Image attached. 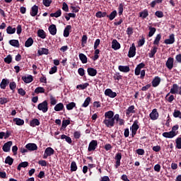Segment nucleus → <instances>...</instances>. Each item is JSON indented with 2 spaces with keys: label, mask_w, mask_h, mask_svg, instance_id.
Segmentation results:
<instances>
[{
  "label": "nucleus",
  "mask_w": 181,
  "mask_h": 181,
  "mask_svg": "<svg viewBox=\"0 0 181 181\" xmlns=\"http://www.w3.org/2000/svg\"><path fill=\"white\" fill-rule=\"evenodd\" d=\"M90 101H91V98L87 97L83 104H82V107H83L84 108H86L88 105H90Z\"/></svg>",
  "instance_id": "49"
},
{
  "label": "nucleus",
  "mask_w": 181,
  "mask_h": 181,
  "mask_svg": "<svg viewBox=\"0 0 181 181\" xmlns=\"http://www.w3.org/2000/svg\"><path fill=\"white\" fill-rule=\"evenodd\" d=\"M61 139H65L66 142H67L69 144H71L72 142L71 138L69 136H66V134H62L61 136Z\"/></svg>",
  "instance_id": "44"
},
{
  "label": "nucleus",
  "mask_w": 181,
  "mask_h": 181,
  "mask_svg": "<svg viewBox=\"0 0 181 181\" xmlns=\"http://www.w3.org/2000/svg\"><path fill=\"white\" fill-rule=\"evenodd\" d=\"M37 36L41 39H46V33H45V30L40 29L37 31Z\"/></svg>",
  "instance_id": "33"
},
{
  "label": "nucleus",
  "mask_w": 181,
  "mask_h": 181,
  "mask_svg": "<svg viewBox=\"0 0 181 181\" xmlns=\"http://www.w3.org/2000/svg\"><path fill=\"white\" fill-rule=\"evenodd\" d=\"M105 95L110 97V98H115L117 97V93L113 92L110 88H107L105 90Z\"/></svg>",
  "instance_id": "8"
},
{
  "label": "nucleus",
  "mask_w": 181,
  "mask_h": 181,
  "mask_svg": "<svg viewBox=\"0 0 181 181\" xmlns=\"http://www.w3.org/2000/svg\"><path fill=\"white\" fill-rule=\"evenodd\" d=\"M13 122H16V125L22 126L23 124H25V120L21 119V118H14L13 119Z\"/></svg>",
  "instance_id": "31"
},
{
  "label": "nucleus",
  "mask_w": 181,
  "mask_h": 181,
  "mask_svg": "<svg viewBox=\"0 0 181 181\" xmlns=\"http://www.w3.org/2000/svg\"><path fill=\"white\" fill-rule=\"evenodd\" d=\"M175 34H171L169 36L168 39H165L164 40V43L165 45H173V43H175Z\"/></svg>",
  "instance_id": "13"
},
{
  "label": "nucleus",
  "mask_w": 181,
  "mask_h": 181,
  "mask_svg": "<svg viewBox=\"0 0 181 181\" xmlns=\"http://www.w3.org/2000/svg\"><path fill=\"white\" fill-rule=\"evenodd\" d=\"M9 100L6 98H0V104L1 105H4V104H6V103H8Z\"/></svg>",
  "instance_id": "62"
},
{
  "label": "nucleus",
  "mask_w": 181,
  "mask_h": 181,
  "mask_svg": "<svg viewBox=\"0 0 181 181\" xmlns=\"http://www.w3.org/2000/svg\"><path fill=\"white\" fill-rule=\"evenodd\" d=\"M87 73L90 77H95L97 76V69L91 67L87 69Z\"/></svg>",
  "instance_id": "17"
},
{
  "label": "nucleus",
  "mask_w": 181,
  "mask_h": 181,
  "mask_svg": "<svg viewBox=\"0 0 181 181\" xmlns=\"http://www.w3.org/2000/svg\"><path fill=\"white\" fill-rule=\"evenodd\" d=\"M10 90L12 91H15V89L16 88V83L15 81L11 82L9 83Z\"/></svg>",
  "instance_id": "59"
},
{
  "label": "nucleus",
  "mask_w": 181,
  "mask_h": 181,
  "mask_svg": "<svg viewBox=\"0 0 181 181\" xmlns=\"http://www.w3.org/2000/svg\"><path fill=\"white\" fill-rule=\"evenodd\" d=\"M38 11H39V6L34 5L31 8V11H30L31 16H36V15H37Z\"/></svg>",
  "instance_id": "26"
},
{
  "label": "nucleus",
  "mask_w": 181,
  "mask_h": 181,
  "mask_svg": "<svg viewBox=\"0 0 181 181\" xmlns=\"http://www.w3.org/2000/svg\"><path fill=\"white\" fill-rule=\"evenodd\" d=\"M4 62L7 64H11V63H12V55L8 54L6 58H4Z\"/></svg>",
  "instance_id": "54"
},
{
  "label": "nucleus",
  "mask_w": 181,
  "mask_h": 181,
  "mask_svg": "<svg viewBox=\"0 0 181 181\" xmlns=\"http://www.w3.org/2000/svg\"><path fill=\"white\" fill-rule=\"evenodd\" d=\"M9 85V79L3 78L0 83V88L5 90L6 86Z\"/></svg>",
  "instance_id": "16"
},
{
  "label": "nucleus",
  "mask_w": 181,
  "mask_h": 181,
  "mask_svg": "<svg viewBox=\"0 0 181 181\" xmlns=\"http://www.w3.org/2000/svg\"><path fill=\"white\" fill-rule=\"evenodd\" d=\"M148 16H149V12L146 8L139 12V18H141V19H146V18H148Z\"/></svg>",
  "instance_id": "21"
},
{
  "label": "nucleus",
  "mask_w": 181,
  "mask_h": 181,
  "mask_svg": "<svg viewBox=\"0 0 181 181\" xmlns=\"http://www.w3.org/2000/svg\"><path fill=\"white\" fill-rule=\"evenodd\" d=\"M9 45L13 47H19V40H11L9 41Z\"/></svg>",
  "instance_id": "35"
},
{
  "label": "nucleus",
  "mask_w": 181,
  "mask_h": 181,
  "mask_svg": "<svg viewBox=\"0 0 181 181\" xmlns=\"http://www.w3.org/2000/svg\"><path fill=\"white\" fill-rule=\"evenodd\" d=\"M87 36L86 35H83L81 38V46L82 47H84L87 44Z\"/></svg>",
  "instance_id": "53"
},
{
  "label": "nucleus",
  "mask_w": 181,
  "mask_h": 181,
  "mask_svg": "<svg viewBox=\"0 0 181 181\" xmlns=\"http://www.w3.org/2000/svg\"><path fill=\"white\" fill-rule=\"evenodd\" d=\"M66 110H68V111H71V110H73L74 108H76V103L71 102V103L66 104Z\"/></svg>",
  "instance_id": "32"
},
{
  "label": "nucleus",
  "mask_w": 181,
  "mask_h": 181,
  "mask_svg": "<svg viewBox=\"0 0 181 181\" xmlns=\"http://www.w3.org/2000/svg\"><path fill=\"white\" fill-rule=\"evenodd\" d=\"M33 45V38L29 37L25 42V47H30Z\"/></svg>",
  "instance_id": "42"
},
{
  "label": "nucleus",
  "mask_w": 181,
  "mask_h": 181,
  "mask_svg": "<svg viewBox=\"0 0 181 181\" xmlns=\"http://www.w3.org/2000/svg\"><path fill=\"white\" fill-rule=\"evenodd\" d=\"M71 172H76L77 170V163L76 161H72L71 163Z\"/></svg>",
  "instance_id": "47"
},
{
  "label": "nucleus",
  "mask_w": 181,
  "mask_h": 181,
  "mask_svg": "<svg viewBox=\"0 0 181 181\" xmlns=\"http://www.w3.org/2000/svg\"><path fill=\"white\" fill-rule=\"evenodd\" d=\"M148 30V37H152V36L155 35V32H156V28L153 27H149Z\"/></svg>",
  "instance_id": "46"
},
{
  "label": "nucleus",
  "mask_w": 181,
  "mask_h": 181,
  "mask_svg": "<svg viewBox=\"0 0 181 181\" xmlns=\"http://www.w3.org/2000/svg\"><path fill=\"white\" fill-rule=\"evenodd\" d=\"M88 86H90V84L88 83H85L83 84H80L76 86V88L77 90H86V88H87V87H88Z\"/></svg>",
  "instance_id": "43"
},
{
  "label": "nucleus",
  "mask_w": 181,
  "mask_h": 181,
  "mask_svg": "<svg viewBox=\"0 0 181 181\" xmlns=\"http://www.w3.org/2000/svg\"><path fill=\"white\" fill-rule=\"evenodd\" d=\"M52 2V0H42L43 5H45L47 8H48V6H50Z\"/></svg>",
  "instance_id": "61"
},
{
  "label": "nucleus",
  "mask_w": 181,
  "mask_h": 181,
  "mask_svg": "<svg viewBox=\"0 0 181 181\" xmlns=\"http://www.w3.org/2000/svg\"><path fill=\"white\" fill-rule=\"evenodd\" d=\"M151 84L153 87H158V86H159V84H160V78L159 76H156L153 79Z\"/></svg>",
  "instance_id": "25"
},
{
  "label": "nucleus",
  "mask_w": 181,
  "mask_h": 181,
  "mask_svg": "<svg viewBox=\"0 0 181 181\" xmlns=\"http://www.w3.org/2000/svg\"><path fill=\"white\" fill-rule=\"evenodd\" d=\"M135 54H136V47H135V44L133 43L132 44V46L129 49V53L127 56L129 58H132V57H135Z\"/></svg>",
  "instance_id": "7"
},
{
  "label": "nucleus",
  "mask_w": 181,
  "mask_h": 181,
  "mask_svg": "<svg viewBox=\"0 0 181 181\" xmlns=\"http://www.w3.org/2000/svg\"><path fill=\"white\" fill-rule=\"evenodd\" d=\"M12 141H7L4 144L2 150L4 151V152H9L11 151V146H12Z\"/></svg>",
  "instance_id": "10"
},
{
  "label": "nucleus",
  "mask_w": 181,
  "mask_h": 181,
  "mask_svg": "<svg viewBox=\"0 0 181 181\" xmlns=\"http://www.w3.org/2000/svg\"><path fill=\"white\" fill-rule=\"evenodd\" d=\"M39 125H40V122L36 118L33 119L30 122V127H39Z\"/></svg>",
  "instance_id": "28"
},
{
  "label": "nucleus",
  "mask_w": 181,
  "mask_h": 181,
  "mask_svg": "<svg viewBox=\"0 0 181 181\" xmlns=\"http://www.w3.org/2000/svg\"><path fill=\"white\" fill-rule=\"evenodd\" d=\"M179 91V85L177 83H174L170 88V93L171 94H177Z\"/></svg>",
  "instance_id": "22"
},
{
  "label": "nucleus",
  "mask_w": 181,
  "mask_h": 181,
  "mask_svg": "<svg viewBox=\"0 0 181 181\" xmlns=\"http://www.w3.org/2000/svg\"><path fill=\"white\" fill-rule=\"evenodd\" d=\"M136 112L135 111V106L131 105L126 110L127 117H131V114H135Z\"/></svg>",
  "instance_id": "15"
},
{
  "label": "nucleus",
  "mask_w": 181,
  "mask_h": 181,
  "mask_svg": "<svg viewBox=\"0 0 181 181\" xmlns=\"http://www.w3.org/2000/svg\"><path fill=\"white\" fill-rule=\"evenodd\" d=\"M35 93L36 94H42L45 93V88L43 87H37L35 90Z\"/></svg>",
  "instance_id": "52"
},
{
  "label": "nucleus",
  "mask_w": 181,
  "mask_h": 181,
  "mask_svg": "<svg viewBox=\"0 0 181 181\" xmlns=\"http://www.w3.org/2000/svg\"><path fill=\"white\" fill-rule=\"evenodd\" d=\"M48 30L50 33V35H52V36H54L57 33V28H56V25L52 24L49 25L48 28Z\"/></svg>",
  "instance_id": "18"
},
{
  "label": "nucleus",
  "mask_w": 181,
  "mask_h": 181,
  "mask_svg": "<svg viewBox=\"0 0 181 181\" xmlns=\"http://www.w3.org/2000/svg\"><path fill=\"white\" fill-rule=\"evenodd\" d=\"M157 52L158 47L153 46V48L151 49L150 52L148 53V57H150V59H153V57H155V54H156Z\"/></svg>",
  "instance_id": "24"
},
{
  "label": "nucleus",
  "mask_w": 181,
  "mask_h": 181,
  "mask_svg": "<svg viewBox=\"0 0 181 181\" xmlns=\"http://www.w3.org/2000/svg\"><path fill=\"white\" fill-rule=\"evenodd\" d=\"M5 163H6L7 165H9V166H12L13 163V158L8 156L5 159Z\"/></svg>",
  "instance_id": "37"
},
{
  "label": "nucleus",
  "mask_w": 181,
  "mask_h": 181,
  "mask_svg": "<svg viewBox=\"0 0 181 181\" xmlns=\"http://www.w3.org/2000/svg\"><path fill=\"white\" fill-rule=\"evenodd\" d=\"M51 18H59V16H62V10H58L55 13H52L50 14Z\"/></svg>",
  "instance_id": "40"
},
{
  "label": "nucleus",
  "mask_w": 181,
  "mask_h": 181,
  "mask_svg": "<svg viewBox=\"0 0 181 181\" xmlns=\"http://www.w3.org/2000/svg\"><path fill=\"white\" fill-rule=\"evenodd\" d=\"M37 110H39V111H42L44 113L47 112V111H49L47 100H44L42 103L38 104Z\"/></svg>",
  "instance_id": "2"
},
{
  "label": "nucleus",
  "mask_w": 181,
  "mask_h": 181,
  "mask_svg": "<svg viewBox=\"0 0 181 181\" xmlns=\"http://www.w3.org/2000/svg\"><path fill=\"white\" fill-rule=\"evenodd\" d=\"M112 49L113 50H119L121 49V44L117 40H113L112 41Z\"/></svg>",
  "instance_id": "14"
},
{
  "label": "nucleus",
  "mask_w": 181,
  "mask_h": 181,
  "mask_svg": "<svg viewBox=\"0 0 181 181\" xmlns=\"http://www.w3.org/2000/svg\"><path fill=\"white\" fill-rule=\"evenodd\" d=\"M177 149H181V137H178L175 139Z\"/></svg>",
  "instance_id": "55"
},
{
  "label": "nucleus",
  "mask_w": 181,
  "mask_h": 181,
  "mask_svg": "<svg viewBox=\"0 0 181 181\" xmlns=\"http://www.w3.org/2000/svg\"><path fill=\"white\" fill-rule=\"evenodd\" d=\"M79 59L83 64H86V63H87V56H86V54L83 53L79 54Z\"/></svg>",
  "instance_id": "34"
},
{
  "label": "nucleus",
  "mask_w": 181,
  "mask_h": 181,
  "mask_svg": "<svg viewBox=\"0 0 181 181\" xmlns=\"http://www.w3.org/2000/svg\"><path fill=\"white\" fill-rule=\"evenodd\" d=\"M67 125H70V120L69 119L63 120L62 124V128H66Z\"/></svg>",
  "instance_id": "56"
},
{
  "label": "nucleus",
  "mask_w": 181,
  "mask_h": 181,
  "mask_svg": "<svg viewBox=\"0 0 181 181\" xmlns=\"http://www.w3.org/2000/svg\"><path fill=\"white\" fill-rule=\"evenodd\" d=\"M161 39H162V35L158 34L153 41V45H156L157 46H159V42H160Z\"/></svg>",
  "instance_id": "39"
},
{
  "label": "nucleus",
  "mask_w": 181,
  "mask_h": 181,
  "mask_svg": "<svg viewBox=\"0 0 181 181\" xmlns=\"http://www.w3.org/2000/svg\"><path fill=\"white\" fill-rule=\"evenodd\" d=\"M174 63H175V59L173 57H168L166 62H165V67L168 69V70H172L174 66Z\"/></svg>",
  "instance_id": "5"
},
{
  "label": "nucleus",
  "mask_w": 181,
  "mask_h": 181,
  "mask_svg": "<svg viewBox=\"0 0 181 181\" xmlns=\"http://www.w3.org/2000/svg\"><path fill=\"white\" fill-rule=\"evenodd\" d=\"M150 118L153 121H155L159 118V112H158L157 109H153L152 112L150 113Z\"/></svg>",
  "instance_id": "9"
},
{
  "label": "nucleus",
  "mask_w": 181,
  "mask_h": 181,
  "mask_svg": "<svg viewBox=\"0 0 181 181\" xmlns=\"http://www.w3.org/2000/svg\"><path fill=\"white\" fill-rule=\"evenodd\" d=\"M162 135L164 138H169L170 139H172V138H175V136L177 135V133L170 131L169 132H163Z\"/></svg>",
  "instance_id": "11"
},
{
  "label": "nucleus",
  "mask_w": 181,
  "mask_h": 181,
  "mask_svg": "<svg viewBox=\"0 0 181 181\" xmlns=\"http://www.w3.org/2000/svg\"><path fill=\"white\" fill-rule=\"evenodd\" d=\"M21 79L23 80V81H24V83L28 84L33 81V76L32 75H29L28 76H24L21 77Z\"/></svg>",
  "instance_id": "20"
},
{
  "label": "nucleus",
  "mask_w": 181,
  "mask_h": 181,
  "mask_svg": "<svg viewBox=\"0 0 181 181\" xmlns=\"http://www.w3.org/2000/svg\"><path fill=\"white\" fill-rule=\"evenodd\" d=\"M37 54L39 56H43V54H49V49L47 48H41V49H39L37 51Z\"/></svg>",
  "instance_id": "30"
},
{
  "label": "nucleus",
  "mask_w": 181,
  "mask_h": 181,
  "mask_svg": "<svg viewBox=\"0 0 181 181\" xmlns=\"http://www.w3.org/2000/svg\"><path fill=\"white\" fill-rule=\"evenodd\" d=\"M15 32H16V28H12V26H11V25L7 27L6 33H8V35H13V33H15Z\"/></svg>",
  "instance_id": "36"
},
{
  "label": "nucleus",
  "mask_w": 181,
  "mask_h": 181,
  "mask_svg": "<svg viewBox=\"0 0 181 181\" xmlns=\"http://www.w3.org/2000/svg\"><path fill=\"white\" fill-rule=\"evenodd\" d=\"M49 100L51 105H56V104H57V100H56V98L53 97V95L50 96Z\"/></svg>",
  "instance_id": "57"
},
{
  "label": "nucleus",
  "mask_w": 181,
  "mask_h": 181,
  "mask_svg": "<svg viewBox=\"0 0 181 181\" xmlns=\"http://www.w3.org/2000/svg\"><path fill=\"white\" fill-rule=\"evenodd\" d=\"M28 166H29V163H28V161H24V162L21 163L18 165L17 169H18V170H21V168H28Z\"/></svg>",
  "instance_id": "38"
},
{
  "label": "nucleus",
  "mask_w": 181,
  "mask_h": 181,
  "mask_svg": "<svg viewBox=\"0 0 181 181\" xmlns=\"http://www.w3.org/2000/svg\"><path fill=\"white\" fill-rule=\"evenodd\" d=\"M100 49H95V55H94V57H93V60L94 62H95V60H98V58L100 57Z\"/></svg>",
  "instance_id": "58"
},
{
  "label": "nucleus",
  "mask_w": 181,
  "mask_h": 181,
  "mask_svg": "<svg viewBox=\"0 0 181 181\" xmlns=\"http://www.w3.org/2000/svg\"><path fill=\"white\" fill-rule=\"evenodd\" d=\"M139 121L134 120L133 124L132 125V138H134L136 135L138 129H139Z\"/></svg>",
  "instance_id": "3"
},
{
  "label": "nucleus",
  "mask_w": 181,
  "mask_h": 181,
  "mask_svg": "<svg viewBox=\"0 0 181 181\" xmlns=\"http://www.w3.org/2000/svg\"><path fill=\"white\" fill-rule=\"evenodd\" d=\"M97 146H98V142L97 141V140H92L89 143L88 151L93 152V151H95V149H97Z\"/></svg>",
  "instance_id": "4"
},
{
  "label": "nucleus",
  "mask_w": 181,
  "mask_h": 181,
  "mask_svg": "<svg viewBox=\"0 0 181 181\" xmlns=\"http://www.w3.org/2000/svg\"><path fill=\"white\" fill-rule=\"evenodd\" d=\"M54 111H64V105L62 103H59L57 104L54 107Z\"/></svg>",
  "instance_id": "27"
},
{
  "label": "nucleus",
  "mask_w": 181,
  "mask_h": 181,
  "mask_svg": "<svg viewBox=\"0 0 181 181\" xmlns=\"http://www.w3.org/2000/svg\"><path fill=\"white\" fill-rule=\"evenodd\" d=\"M45 152L48 154L49 156H52V155H54V150L52 147H47Z\"/></svg>",
  "instance_id": "41"
},
{
  "label": "nucleus",
  "mask_w": 181,
  "mask_h": 181,
  "mask_svg": "<svg viewBox=\"0 0 181 181\" xmlns=\"http://www.w3.org/2000/svg\"><path fill=\"white\" fill-rule=\"evenodd\" d=\"M155 16H157V18H163V12L162 11H157L155 12Z\"/></svg>",
  "instance_id": "60"
},
{
  "label": "nucleus",
  "mask_w": 181,
  "mask_h": 181,
  "mask_svg": "<svg viewBox=\"0 0 181 181\" xmlns=\"http://www.w3.org/2000/svg\"><path fill=\"white\" fill-rule=\"evenodd\" d=\"M175 60L177 63H180V64H181V54H178L175 56Z\"/></svg>",
  "instance_id": "64"
},
{
  "label": "nucleus",
  "mask_w": 181,
  "mask_h": 181,
  "mask_svg": "<svg viewBox=\"0 0 181 181\" xmlns=\"http://www.w3.org/2000/svg\"><path fill=\"white\" fill-rule=\"evenodd\" d=\"M96 18H107V12L98 11L95 14Z\"/></svg>",
  "instance_id": "45"
},
{
  "label": "nucleus",
  "mask_w": 181,
  "mask_h": 181,
  "mask_svg": "<svg viewBox=\"0 0 181 181\" xmlns=\"http://www.w3.org/2000/svg\"><path fill=\"white\" fill-rule=\"evenodd\" d=\"M26 149L30 151H37V145L35 143H29L25 146Z\"/></svg>",
  "instance_id": "12"
},
{
  "label": "nucleus",
  "mask_w": 181,
  "mask_h": 181,
  "mask_svg": "<svg viewBox=\"0 0 181 181\" xmlns=\"http://www.w3.org/2000/svg\"><path fill=\"white\" fill-rule=\"evenodd\" d=\"M117 15H118V13L116 11V10H115L111 12L110 15H107V18H109V21H114V19H115L117 17Z\"/></svg>",
  "instance_id": "29"
},
{
  "label": "nucleus",
  "mask_w": 181,
  "mask_h": 181,
  "mask_svg": "<svg viewBox=\"0 0 181 181\" xmlns=\"http://www.w3.org/2000/svg\"><path fill=\"white\" fill-rule=\"evenodd\" d=\"M118 70L122 71V73H129V71H131V69L129 68V66L120 65L118 66Z\"/></svg>",
  "instance_id": "19"
},
{
  "label": "nucleus",
  "mask_w": 181,
  "mask_h": 181,
  "mask_svg": "<svg viewBox=\"0 0 181 181\" xmlns=\"http://www.w3.org/2000/svg\"><path fill=\"white\" fill-rule=\"evenodd\" d=\"M103 124L107 128H112V127H115V122L114 121V112L109 110L105 112V119Z\"/></svg>",
  "instance_id": "1"
},
{
  "label": "nucleus",
  "mask_w": 181,
  "mask_h": 181,
  "mask_svg": "<svg viewBox=\"0 0 181 181\" xmlns=\"http://www.w3.org/2000/svg\"><path fill=\"white\" fill-rule=\"evenodd\" d=\"M115 159L116 160L115 165V169H118V168L121 166V159H122V154L121 153H116Z\"/></svg>",
  "instance_id": "6"
},
{
  "label": "nucleus",
  "mask_w": 181,
  "mask_h": 181,
  "mask_svg": "<svg viewBox=\"0 0 181 181\" xmlns=\"http://www.w3.org/2000/svg\"><path fill=\"white\" fill-rule=\"evenodd\" d=\"M78 74L79 76H81V77H83L84 74H86V71L83 68H79L78 69Z\"/></svg>",
  "instance_id": "63"
},
{
  "label": "nucleus",
  "mask_w": 181,
  "mask_h": 181,
  "mask_svg": "<svg viewBox=\"0 0 181 181\" xmlns=\"http://www.w3.org/2000/svg\"><path fill=\"white\" fill-rule=\"evenodd\" d=\"M174 118H180L181 119V112L178 110H175L173 114Z\"/></svg>",
  "instance_id": "48"
},
{
  "label": "nucleus",
  "mask_w": 181,
  "mask_h": 181,
  "mask_svg": "<svg viewBox=\"0 0 181 181\" xmlns=\"http://www.w3.org/2000/svg\"><path fill=\"white\" fill-rule=\"evenodd\" d=\"M162 2H163V0H154L151 1L150 6L151 8H155V6H156V4H162Z\"/></svg>",
  "instance_id": "51"
},
{
  "label": "nucleus",
  "mask_w": 181,
  "mask_h": 181,
  "mask_svg": "<svg viewBox=\"0 0 181 181\" xmlns=\"http://www.w3.org/2000/svg\"><path fill=\"white\" fill-rule=\"evenodd\" d=\"M70 30H71V25H66L64 30V37H69L70 36Z\"/></svg>",
  "instance_id": "23"
},
{
  "label": "nucleus",
  "mask_w": 181,
  "mask_h": 181,
  "mask_svg": "<svg viewBox=\"0 0 181 181\" xmlns=\"http://www.w3.org/2000/svg\"><path fill=\"white\" fill-rule=\"evenodd\" d=\"M123 13H124V4L122 3H120L118 7L119 16H121V15H122Z\"/></svg>",
  "instance_id": "50"
}]
</instances>
